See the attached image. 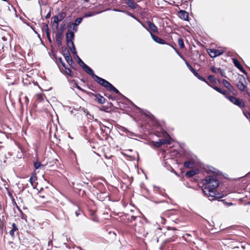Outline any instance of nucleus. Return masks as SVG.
Segmentation results:
<instances>
[{"label":"nucleus","instance_id":"nucleus-1","mask_svg":"<svg viewBox=\"0 0 250 250\" xmlns=\"http://www.w3.org/2000/svg\"><path fill=\"white\" fill-rule=\"evenodd\" d=\"M125 217L127 222L130 223L129 226L134 230V233L135 235H141L145 233L144 222L140 216L127 214L125 215Z\"/></svg>","mask_w":250,"mask_h":250},{"label":"nucleus","instance_id":"nucleus-2","mask_svg":"<svg viewBox=\"0 0 250 250\" xmlns=\"http://www.w3.org/2000/svg\"><path fill=\"white\" fill-rule=\"evenodd\" d=\"M200 184L202 185V190L204 194L206 195L208 193L213 194V190L217 189L220 184V182L217 179L216 176L209 175L206 176L203 179Z\"/></svg>","mask_w":250,"mask_h":250},{"label":"nucleus","instance_id":"nucleus-3","mask_svg":"<svg viewBox=\"0 0 250 250\" xmlns=\"http://www.w3.org/2000/svg\"><path fill=\"white\" fill-rule=\"evenodd\" d=\"M93 79L98 84L106 88L107 90L109 91H113L116 94L121 95L120 91L106 80L96 75L94 76Z\"/></svg>","mask_w":250,"mask_h":250},{"label":"nucleus","instance_id":"nucleus-4","mask_svg":"<svg viewBox=\"0 0 250 250\" xmlns=\"http://www.w3.org/2000/svg\"><path fill=\"white\" fill-rule=\"evenodd\" d=\"M38 194L39 197L44 199L45 202H49L53 197L52 193L49 190L48 188H41Z\"/></svg>","mask_w":250,"mask_h":250},{"label":"nucleus","instance_id":"nucleus-5","mask_svg":"<svg viewBox=\"0 0 250 250\" xmlns=\"http://www.w3.org/2000/svg\"><path fill=\"white\" fill-rule=\"evenodd\" d=\"M185 61L187 66L189 68V69L193 73L194 75L199 80L205 82L208 85H209L208 82L207 80L201 76L193 68V67L188 62H187L183 57L182 58Z\"/></svg>","mask_w":250,"mask_h":250},{"label":"nucleus","instance_id":"nucleus-6","mask_svg":"<svg viewBox=\"0 0 250 250\" xmlns=\"http://www.w3.org/2000/svg\"><path fill=\"white\" fill-rule=\"evenodd\" d=\"M229 100L231 103H232L234 104L237 105L239 107L242 109L245 107V102L243 100L235 97L233 96H231V97H229Z\"/></svg>","mask_w":250,"mask_h":250},{"label":"nucleus","instance_id":"nucleus-7","mask_svg":"<svg viewBox=\"0 0 250 250\" xmlns=\"http://www.w3.org/2000/svg\"><path fill=\"white\" fill-rule=\"evenodd\" d=\"M61 72L68 79L69 78L77 77V73H74L72 70L65 66L63 69H61Z\"/></svg>","mask_w":250,"mask_h":250},{"label":"nucleus","instance_id":"nucleus-8","mask_svg":"<svg viewBox=\"0 0 250 250\" xmlns=\"http://www.w3.org/2000/svg\"><path fill=\"white\" fill-rule=\"evenodd\" d=\"M148 27L145 25L144 24L142 23L143 26L146 28L148 32H151L152 33H154L155 34H158L159 31L157 27L150 21H147L146 22Z\"/></svg>","mask_w":250,"mask_h":250},{"label":"nucleus","instance_id":"nucleus-9","mask_svg":"<svg viewBox=\"0 0 250 250\" xmlns=\"http://www.w3.org/2000/svg\"><path fill=\"white\" fill-rule=\"evenodd\" d=\"M213 194H209L210 193H208L206 196L208 197V199L210 201H213L214 200L217 199H220L224 197V194L222 193L217 192L216 189L213 190Z\"/></svg>","mask_w":250,"mask_h":250},{"label":"nucleus","instance_id":"nucleus-10","mask_svg":"<svg viewBox=\"0 0 250 250\" xmlns=\"http://www.w3.org/2000/svg\"><path fill=\"white\" fill-rule=\"evenodd\" d=\"M247 84L245 78L243 76H241L239 77V81L237 83V86L241 91H244L245 90L247 87Z\"/></svg>","mask_w":250,"mask_h":250},{"label":"nucleus","instance_id":"nucleus-11","mask_svg":"<svg viewBox=\"0 0 250 250\" xmlns=\"http://www.w3.org/2000/svg\"><path fill=\"white\" fill-rule=\"evenodd\" d=\"M210 87H211L212 88L215 89L216 91L218 92L219 93L223 94L227 99L228 100L229 99V97H231V95H230L231 92H230L229 90H225V89H222L221 88L215 86V85H211L209 84L208 85Z\"/></svg>","mask_w":250,"mask_h":250},{"label":"nucleus","instance_id":"nucleus-12","mask_svg":"<svg viewBox=\"0 0 250 250\" xmlns=\"http://www.w3.org/2000/svg\"><path fill=\"white\" fill-rule=\"evenodd\" d=\"M88 95L94 96L95 97L94 101L99 104H102L106 101L105 98L99 93L95 94L90 92V94H88Z\"/></svg>","mask_w":250,"mask_h":250},{"label":"nucleus","instance_id":"nucleus-13","mask_svg":"<svg viewBox=\"0 0 250 250\" xmlns=\"http://www.w3.org/2000/svg\"><path fill=\"white\" fill-rule=\"evenodd\" d=\"M207 52L211 58H215L219 56L224 53L223 50L217 49H208Z\"/></svg>","mask_w":250,"mask_h":250},{"label":"nucleus","instance_id":"nucleus-14","mask_svg":"<svg viewBox=\"0 0 250 250\" xmlns=\"http://www.w3.org/2000/svg\"><path fill=\"white\" fill-rule=\"evenodd\" d=\"M152 143L154 146L159 147L163 145L170 144L171 139L167 138L159 139L158 141L153 142Z\"/></svg>","mask_w":250,"mask_h":250},{"label":"nucleus","instance_id":"nucleus-15","mask_svg":"<svg viewBox=\"0 0 250 250\" xmlns=\"http://www.w3.org/2000/svg\"><path fill=\"white\" fill-rule=\"evenodd\" d=\"M74 33L71 31L69 33H67L66 34V43L68 47L70 46V43L72 44H74L73 42V40L74 39Z\"/></svg>","mask_w":250,"mask_h":250},{"label":"nucleus","instance_id":"nucleus-16","mask_svg":"<svg viewBox=\"0 0 250 250\" xmlns=\"http://www.w3.org/2000/svg\"><path fill=\"white\" fill-rule=\"evenodd\" d=\"M113 105L112 103H108L107 105H103L99 108L100 110L105 112L110 113L113 110Z\"/></svg>","mask_w":250,"mask_h":250},{"label":"nucleus","instance_id":"nucleus-17","mask_svg":"<svg viewBox=\"0 0 250 250\" xmlns=\"http://www.w3.org/2000/svg\"><path fill=\"white\" fill-rule=\"evenodd\" d=\"M63 37V31L61 30L58 31L55 35V39L56 43L58 46L62 45V41Z\"/></svg>","mask_w":250,"mask_h":250},{"label":"nucleus","instance_id":"nucleus-18","mask_svg":"<svg viewBox=\"0 0 250 250\" xmlns=\"http://www.w3.org/2000/svg\"><path fill=\"white\" fill-rule=\"evenodd\" d=\"M155 134L159 137H166L167 139H171V138L167 132L162 128H160V131H156L155 133Z\"/></svg>","mask_w":250,"mask_h":250},{"label":"nucleus","instance_id":"nucleus-19","mask_svg":"<svg viewBox=\"0 0 250 250\" xmlns=\"http://www.w3.org/2000/svg\"><path fill=\"white\" fill-rule=\"evenodd\" d=\"M222 83L226 88H228V90L231 92V93H232L233 94H235L234 88L227 80L223 79L222 80Z\"/></svg>","mask_w":250,"mask_h":250},{"label":"nucleus","instance_id":"nucleus-20","mask_svg":"<svg viewBox=\"0 0 250 250\" xmlns=\"http://www.w3.org/2000/svg\"><path fill=\"white\" fill-rule=\"evenodd\" d=\"M150 34L152 39L154 41L158 43L161 44H167V42H166L164 40L159 38V37L155 35L151 32H150Z\"/></svg>","mask_w":250,"mask_h":250},{"label":"nucleus","instance_id":"nucleus-21","mask_svg":"<svg viewBox=\"0 0 250 250\" xmlns=\"http://www.w3.org/2000/svg\"><path fill=\"white\" fill-rule=\"evenodd\" d=\"M178 16L180 18L184 21H188L189 14L185 10H180L178 12Z\"/></svg>","mask_w":250,"mask_h":250},{"label":"nucleus","instance_id":"nucleus-22","mask_svg":"<svg viewBox=\"0 0 250 250\" xmlns=\"http://www.w3.org/2000/svg\"><path fill=\"white\" fill-rule=\"evenodd\" d=\"M125 3L132 9H135L138 7V4L133 0H125Z\"/></svg>","mask_w":250,"mask_h":250},{"label":"nucleus","instance_id":"nucleus-23","mask_svg":"<svg viewBox=\"0 0 250 250\" xmlns=\"http://www.w3.org/2000/svg\"><path fill=\"white\" fill-rule=\"evenodd\" d=\"M233 62L235 66L238 68L242 72L245 74H247L246 71L241 64L240 62L237 59H233Z\"/></svg>","mask_w":250,"mask_h":250},{"label":"nucleus","instance_id":"nucleus-24","mask_svg":"<svg viewBox=\"0 0 250 250\" xmlns=\"http://www.w3.org/2000/svg\"><path fill=\"white\" fill-rule=\"evenodd\" d=\"M210 70L213 73H219L222 77H226L224 71L220 68H216L214 66H212Z\"/></svg>","mask_w":250,"mask_h":250},{"label":"nucleus","instance_id":"nucleus-25","mask_svg":"<svg viewBox=\"0 0 250 250\" xmlns=\"http://www.w3.org/2000/svg\"><path fill=\"white\" fill-rule=\"evenodd\" d=\"M37 180V176L36 173H32L29 179V182L33 188H35L37 185L36 181Z\"/></svg>","mask_w":250,"mask_h":250},{"label":"nucleus","instance_id":"nucleus-26","mask_svg":"<svg viewBox=\"0 0 250 250\" xmlns=\"http://www.w3.org/2000/svg\"><path fill=\"white\" fill-rule=\"evenodd\" d=\"M80 215H83V212L78 208L74 209L71 213V216L73 218L78 217Z\"/></svg>","mask_w":250,"mask_h":250},{"label":"nucleus","instance_id":"nucleus-27","mask_svg":"<svg viewBox=\"0 0 250 250\" xmlns=\"http://www.w3.org/2000/svg\"><path fill=\"white\" fill-rule=\"evenodd\" d=\"M83 69L85 72H86L87 74H88L89 75H90L91 76V77L92 78V79L96 75V74L94 73L93 70L86 64L83 66Z\"/></svg>","mask_w":250,"mask_h":250},{"label":"nucleus","instance_id":"nucleus-28","mask_svg":"<svg viewBox=\"0 0 250 250\" xmlns=\"http://www.w3.org/2000/svg\"><path fill=\"white\" fill-rule=\"evenodd\" d=\"M12 229L9 231L10 235L14 237L15 236V232H16L17 234H18V228L17 225L15 223H13L12 224Z\"/></svg>","mask_w":250,"mask_h":250},{"label":"nucleus","instance_id":"nucleus-29","mask_svg":"<svg viewBox=\"0 0 250 250\" xmlns=\"http://www.w3.org/2000/svg\"><path fill=\"white\" fill-rule=\"evenodd\" d=\"M184 166L186 168H192L194 167V162L192 160L187 161L184 163Z\"/></svg>","mask_w":250,"mask_h":250},{"label":"nucleus","instance_id":"nucleus-30","mask_svg":"<svg viewBox=\"0 0 250 250\" xmlns=\"http://www.w3.org/2000/svg\"><path fill=\"white\" fill-rule=\"evenodd\" d=\"M208 81H207L210 85H214L217 83L216 78L213 75H209L208 77Z\"/></svg>","mask_w":250,"mask_h":250},{"label":"nucleus","instance_id":"nucleus-31","mask_svg":"<svg viewBox=\"0 0 250 250\" xmlns=\"http://www.w3.org/2000/svg\"><path fill=\"white\" fill-rule=\"evenodd\" d=\"M197 173H198V172H197V170H190L188 171H187L186 173L185 176L187 177L190 178V177H191L194 176L195 175H196Z\"/></svg>","mask_w":250,"mask_h":250},{"label":"nucleus","instance_id":"nucleus-32","mask_svg":"<svg viewBox=\"0 0 250 250\" xmlns=\"http://www.w3.org/2000/svg\"><path fill=\"white\" fill-rule=\"evenodd\" d=\"M167 44L169 45L170 46H171L175 50L176 53L179 56H180L181 58H182V55L181 54V53H180L179 50L176 48V44H175V42H172L171 43H167Z\"/></svg>","mask_w":250,"mask_h":250},{"label":"nucleus","instance_id":"nucleus-33","mask_svg":"<svg viewBox=\"0 0 250 250\" xmlns=\"http://www.w3.org/2000/svg\"><path fill=\"white\" fill-rule=\"evenodd\" d=\"M62 53L64 58L70 56L68 50L65 47H62Z\"/></svg>","mask_w":250,"mask_h":250},{"label":"nucleus","instance_id":"nucleus-34","mask_svg":"<svg viewBox=\"0 0 250 250\" xmlns=\"http://www.w3.org/2000/svg\"><path fill=\"white\" fill-rule=\"evenodd\" d=\"M65 59L69 65L74 64L75 66H76V64L74 63L71 55L66 58H65Z\"/></svg>","mask_w":250,"mask_h":250},{"label":"nucleus","instance_id":"nucleus-35","mask_svg":"<svg viewBox=\"0 0 250 250\" xmlns=\"http://www.w3.org/2000/svg\"><path fill=\"white\" fill-rule=\"evenodd\" d=\"M177 43L181 49H184L185 47L184 40L182 38H178Z\"/></svg>","mask_w":250,"mask_h":250},{"label":"nucleus","instance_id":"nucleus-36","mask_svg":"<svg viewBox=\"0 0 250 250\" xmlns=\"http://www.w3.org/2000/svg\"><path fill=\"white\" fill-rule=\"evenodd\" d=\"M56 16L58 17L60 21H62L65 18V17L66 16V14L64 12H62Z\"/></svg>","mask_w":250,"mask_h":250},{"label":"nucleus","instance_id":"nucleus-37","mask_svg":"<svg viewBox=\"0 0 250 250\" xmlns=\"http://www.w3.org/2000/svg\"><path fill=\"white\" fill-rule=\"evenodd\" d=\"M56 62L58 63V65H59V63L61 64L62 66L63 67H64L66 65L65 63L64 62L62 61V58H56Z\"/></svg>","mask_w":250,"mask_h":250},{"label":"nucleus","instance_id":"nucleus-38","mask_svg":"<svg viewBox=\"0 0 250 250\" xmlns=\"http://www.w3.org/2000/svg\"><path fill=\"white\" fill-rule=\"evenodd\" d=\"M83 17H80V18H78L77 19H76L75 21V22L74 23H72V24H75V25H78L79 24H80L82 21H83Z\"/></svg>","mask_w":250,"mask_h":250},{"label":"nucleus","instance_id":"nucleus-39","mask_svg":"<svg viewBox=\"0 0 250 250\" xmlns=\"http://www.w3.org/2000/svg\"><path fill=\"white\" fill-rule=\"evenodd\" d=\"M107 197H108V195L107 194H105V193H100L99 194H98V198H100L103 200Z\"/></svg>","mask_w":250,"mask_h":250},{"label":"nucleus","instance_id":"nucleus-40","mask_svg":"<svg viewBox=\"0 0 250 250\" xmlns=\"http://www.w3.org/2000/svg\"><path fill=\"white\" fill-rule=\"evenodd\" d=\"M75 84H76V87L79 89V90L81 91L82 92L88 95V94H90V92L89 91H87L83 88H82L78 84V83H75Z\"/></svg>","mask_w":250,"mask_h":250},{"label":"nucleus","instance_id":"nucleus-41","mask_svg":"<svg viewBox=\"0 0 250 250\" xmlns=\"http://www.w3.org/2000/svg\"><path fill=\"white\" fill-rule=\"evenodd\" d=\"M34 166L35 169H39L41 167H43V166L41 164L40 162H36L34 164Z\"/></svg>","mask_w":250,"mask_h":250},{"label":"nucleus","instance_id":"nucleus-42","mask_svg":"<svg viewBox=\"0 0 250 250\" xmlns=\"http://www.w3.org/2000/svg\"><path fill=\"white\" fill-rule=\"evenodd\" d=\"M37 100L39 102L43 101V95L41 93H39L36 95Z\"/></svg>","mask_w":250,"mask_h":250},{"label":"nucleus","instance_id":"nucleus-43","mask_svg":"<svg viewBox=\"0 0 250 250\" xmlns=\"http://www.w3.org/2000/svg\"><path fill=\"white\" fill-rule=\"evenodd\" d=\"M104 95L108 98L111 99L112 100H115L116 99V96L114 95L109 94L107 93H104Z\"/></svg>","mask_w":250,"mask_h":250},{"label":"nucleus","instance_id":"nucleus-44","mask_svg":"<svg viewBox=\"0 0 250 250\" xmlns=\"http://www.w3.org/2000/svg\"><path fill=\"white\" fill-rule=\"evenodd\" d=\"M68 47L71 51L72 53H73L74 54H77V51H76V50L74 44H72L71 46H70Z\"/></svg>","mask_w":250,"mask_h":250},{"label":"nucleus","instance_id":"nucleus-45","mask_svg":"<svg viewBox=\"0 0 250 250\" xmlns=\"http://www.w3.org/2000/svg\"><path fill=\"white\" fill-rule=\"evenodd\" d=\"M77 57L78 58V64L83 68L86 64L78 56Z\"/></svg>","mask_w":250,"mask_h":250},{"label":"nucleus","instance_id":"nucleus-46","mask_svg":"<svg viewBox=\"0 0 250 250\" xmlns=\"http://www.w3.org/2000/svg\"><path fill=\"white\" fill-rule=\"evenodd\" d=\"M53 18V22L54 23H56L57 24V26H58L59 22L61 21H60L58 17L56 15L54 16Z\"/></svg>","mask_w":250,"mask_h":250},{"label":"nucleus","instance_id":"nucleus-47","mask_svg":"<svg viewBox=\"0 0 250 250\" xmlns=\"http://www.w3.org/2000/svg\"><path fill=\"white\" fill-rule=\"evenodd\" d=\"M94 15V14L91 12H88L87 13H86L84 15V17H91L93 16Z\"/></svg>","mask_w":250,"mask_h":250},{"label":"nucleus","instance_id":"nucleus-48","mask_svg":"<svg viewBox=\"0 0 250 250\" xmlns=\"http://www.w3.org/2000/svg\"><path fill=\"white\" fill-rule=\"evenodd\" d=\"M89 213H90V215L92 216L93 217V218H92V219L94 221H96V218H95V212L93 210H90L89 211Z\"/></svg>","mask_w":250,"mask_h":250},{"label":"nucleus","instance_id":"nucleus-49","mask_svg":"<svg viewBox=\"0 0 250 250\" xmlns=\"http://www.w3.org/2000/svg\"><path fill=\"white\" fill-rule=\"evenodd\" d=\"M43 30L45 31V33L46 34L47 32H49V28L48 27L47 24H45L43 26Z\"/></svg>","mask_w":250,"mask_h":250},{"label":"nucleus","instance_id":"nucleus-50","mask_svg":"<svg viewBox=\"0 0 250 250\" xmlns=\"http://www.w3.org/2000/svg\"><path fill=\"white\" fill-rule=\"evenodd\" d=\"M4 228V225L3 222H0V230L2 232L3 229Z\"/></svg>","mask_w":250,"mask_h":250},{"label":"nucleus","instance_id":"nucleus-51","mask_svg":"<svg viewBox=\"0 0 250 250\" xmlns=\"http://www.w3.org/2000/svg\"><path fill=\"white\" fill-rule=\"evenodd\" d=\"M87 86L88 87V88H89L90 89H91V90L92 91H94V86L93 85H91V84H87Z\"/></svg>","mask_w":250,"mask_h":250},{"label":"nucleus","instance_id":"nucleus-52","mask_svg":"<svg viewBox=\"0 0 250 250\" xmlns=\"http://www.w3.org/2000/svg\"><path fill=\"white\" fill-rule=\"evenodd\" d=\"M46 36H47V38L48 39V41L51 42V37H50V32H47L46 33Z\"/></svg>","mask_w":250,"mask_h":250},{"label":"nucleus","instance_id":"nucleus-53","mask_svg":"<svg viewBox=\"0 0 250 250\" xmlns=\"http://www.w3.org/2000/svg\"><path fill=\"white\" fill-rule=\"evenodd\" d=\"M73 30H74L75 32L77 31L78 29L77 25H75V24H73Z\"/></svg>","mask_w":250,"mask_h":250},{"label":"nucleus","instance_id":"nucleus-54","mask_svg":"<svg viewBox=\"0 0 250 250\" xmlns=\"http://www.w3.org/2000/svg\"><path fill=\"white\" fill-rule=\"evenodd\" d=\"M70 66H71V67L72 69H74V70H76V69H76V66H77V65H76V66H75L74 64H72V65H70Z\"/></svg>","mask_w":250,"mask_h":250},{"label":"nucleus","instance_id":"nucleus-55","mask_svg":"<svg viewBox=\"0 0 250 250\" xmlns=\"http://www.w3.org/2000/svg\"><path fill=\"white\" fill-rule=\"evenodd\" d=\"M174 240H175V238L172 239V238H171L168 239L167 240V241L168 242H171V241H174Z\"/></svg>","mask_w":250,"mask_h":250},{"label":"nucleus","instance_id":"nucleus-56","mask_svg":"<svg viewBox=\"0 0 250 250\" xmlns=\"http://www.w3.org/2000/svg\"><path fill=\"white\" fill-rule=\"evenodd\" d=\"M50 16V13H48V14H47V15L46 16V17H45V18H49Z\"/></svg>","mask_w":250,"mask_h":250},{"label":"nucleus","instance_id":"nucleus-57","mask_svg":"<svg viewBox=\"0 0 250 250\" xmlns=\"http://www.w3.org/2000/svg\"><path fill=\"white\" fill-rule=\"evenodd\" d=\"M103 127L104 128V130H105L106 128L107 130H109V128L108 127H106L105 126H103Z\"/></svg>","mask_w":250,"mask_h":250},{"label":"nucleus","instance_id":"nucleus-58","mask_svg":"<svg viewBox=\"0 0 250 250\" xmlns=\"http://www.w3.org/2000/svg\"><path fill=\"white\" fill-rule=\"evenodd\" d=\"M247 94L250 97V93L249 92L247 91Z\"/></svg>","mask_w":250,"mask_h":250},{"label":"nucleus","instance_id":"nucleus-59","mask_svg":"<svg viewBox=\"0 0 250 250\" xmlns=\"http://www.w3.org/2000/svg\"><path fill=\"white\" fill-rule=\"evenodd\" d=\"M81 81L83 82V83H85V81L84 79H81Z\"/></svg>","mask_w":250,"mask_h":250},{"label":"nucleus","instance_id":"nucleus-60","mask_svg":"<svg viewBox=\"0 0 250 250\" xmlns=\"http://www.w3.org/2000/svg\"><path fill=\"white\" fill-rule=\"evenodd\" d=\"M247 176L250 177V172L247 174Z\"/></svg>","mask_w":250,"mask_h":250},{"label":"nucleus","instance_id":"nucleus-61","mask_svg":"<svg viewBox=\"0 0 250 250\" xmlns=\"http://www.w3.org/2000/svg\"><path fill=\"white\" fill-rule=\"evenodd\" d=\"M186 235L187 236H191V235H190V234H188V233H187Z\"/></svg>","mask_w":250,"mask_h":250},{"label":"nucleus","instance_id":"nucleus-62","mask_svg":"<svg viewBox=\"0 0 250 250\" xmlns=\"http://www.w3.org/2000/svg\"><path fill=\"white\" fill-rule=\"evenodd\" d=\"M2 0L4 1H7V2L8 1V0Z\"/></svg>","mask_w":250,"mask_h":250},{"label":"nucleus","instance_id":"nucleus-63","mask_svg":"<svg viewBox=\"0 0 250 250\" xmlns=\"http://www.w3.org/2000/svg\"><path fill=\"white\" fill-rule=\"evenodd\" d=\"M244 113L245 114V116H246L248 118V117H247V115L246 114V113H245L244 112Z\"/></svg>","mask_w":250,"mask_h":250},{"label":"nucleus","instance_id":"nucleus-64","mask_svg":"<svg viewBox=\"0 0 250 250\" xmlns=\"http://www.w3.org/2000/svg\"><path fill=\"white\" fill-rule=\"evenodd\" d=\"M249 102L250 103V97L249 98Z\"/></svg>","mask_w":250,"mask_h":250}]
</instances>
